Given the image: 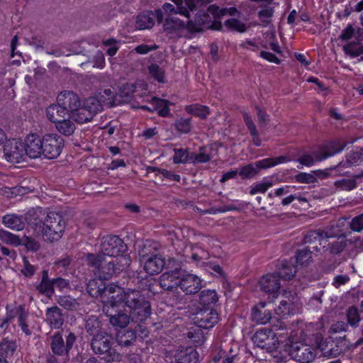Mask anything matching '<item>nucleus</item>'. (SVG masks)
<instances>
[{
    "mask_svg": "<svg viewBox=\"0 0 363 363\" xmlns=\"http://www.w3.org/2000/svg\"><path fill=\"white\" fill-rule=\"evenodd\" d=\"M65 343L62 331H57L50 337V348L52 352L58 356L69 357V351L76 342L77 337L74 333L69 332L65 335Z\"/></svg>",
    "mask_w": 363,
    "mask_h": 363,
    "instance_id": "8",
    "label": "nucleus"
},
{
    "mask_svg": "<svg viewBox=\"0 0 363 363\" xmlns=\"http://www.w3.org/2000/svg\"><path fill=\"white\" fill-rule=\"evenodd\" d=\"M346 317L348 324L352 327L357 328L359 325L360 315L357 307H349L346 311Z\"/></svg>",
    "mask_w": 363,
    "mask_h": 363,
    "instance_id": "49",
    "label": "nucleus"
},
{
    "mask_svg": "<svg viewBox=\"0 0 363 363\" xmlns=\"http://www.w3.org/2000/svg\"><path fill=\"white\" fill-rule=\"evenodd\" d=\"M174 125L177 131L179 133L188 134L191 132L192 128L191 118H180L174 122Z\"/></svg>",
    "mask_w": 363,
    "mask_h": 363,
    "instance_id": "48",
    "label": "nucleus"
},
{
    "mask_svg": "<svg viewBox=\"0 0 363 363\" xmlns=\"http://www.w3.org/2000/svg\"><path fill=\"white\" fill-rule=\"evenodd\" d=\"M184 110L189 114L199 117L202 120L207 118L208 116L211 113L208 106L200 104L187 105L184 107Z\"/></svg>",
    "mask_w": 363,
    "mask_h": 363,
    "instance_id": "33",
    "label": "nucleus"
},
{
    "mask_svg": "<svg viewBox=\"0 0 363 363\" xmlns=\"http://www.w3.org/2000/svg\"><path fill=\"white\" fill-rule=\"evenodd\" d=\"M182 274L181 269L178 267L163 273L159 278L160 286L167 291L177 289L179 286Z\"/></svg>",
    "mask_w": 363,
    "mask_h": 363,
    "instance_id": "18",
    "label": "nucleus"
},
{
    "mask_svg": "<svg viewBox=\"0 0 363 363\" xmlns=\"http://www.w3.org/2000/svg\"><path fill=\"white\" fill-rule=\"evenodd\" d=\"M38 290L40 293L44 294L50 298L55 292L52 279L47 281H40L38 286Z\"/></svg>",
    "mask_w": 363,
    "mask_h": 363,
    "instance_id": "61",
    "label": "nucleus"
},
{
    "mask_svg": "<svg viewBox=\"0 0 363 363\" xmlns=\"http://www.w3.org/2000/svg\"><path fill=\"white\" fill-rule=\"evenodd\" d=\"M150 76L160 83L165 82L164 71L157 64H151L148 67Z\"/></svg>",
    "mask_w": 363,
    "mask_h": 363,
    "instance_id": "53",
    "label": "nucleus"
},
{
    "mask_svg": "<svg viewBox=\"0 0 363 363\" xmlns=\"http://www.w3.org/2000/svg\"><path fill=\"white\" fill-rule=\"evenodd\" d=\"M45 320L50 327L55 329L60 328L65 321L61 309L57 306L48 308L45 312Z\"/></svg>",
    "mask_w": 363,
    "mask_h": 363,
    "instance_id": "27",
    "label": "nucleus"
},
{
    "mask_svg": "<svg viewBox=\"0 0 363 363\" xmlns=\"http://www.w3.org/2000/svg\"><path fill=\"white\" fill-rule=\"evenodd\" d=\"M94 97L98 99L103 107L104 105L111 106L113 102L114 94L110 89H104L99 90Z\"/></svg>",
    "mask_w": 363,
    "mask_h": 363,
    "instance_id": "46",
    "label": "nucleus"
},
{
    "mask_svg": "<svg viewBox=\"0 0 363 363\" xmlns=\"http://www.w3.org/2000/svg\"><path fill=\"white\" fill-rule=\"evenodd\" d=\"M23 143L21 139L8 140L4 147L6 160L13 164H19L23 158Z\"/></svg>",
    "mask_w": 363,
    "mask_h": 363,
    "instance_id": "16",
    "label": "nucleus"
},
{
    "mask_svg": "<svg viewBox=\"0 0 363 363\" xmlns=\"http://www.w3.org/2000/svg\"><path fill=\"white\" fill-rule=\"evenodd\" d=\"M3 223L7 228L16 230H21L23 229V221L20 216L16 215H6L3 217Z\"/></svg>",
    "mask_w": 363,
    "mask_h": 363,
    "instance_id": "42",
    "label": "nucleus"
},
{
    "mask_svg": "<svg viewBox=\"0 0 363 363\" xmlns=\"http://www.w3.org/2000/svg\"><path fill=\"white\" fill-rule=\"evenodd\" d=\"M289 354L300 363H310L317 355L316 350L302 342H294L289 347Z\"/></svg>",
    "mask_w": 363,
    "mask_h": 363,
    "instance_id": "12",
    "label": "nucleus"
},
{
    "mask_svg": "<svg viewBox=\"0 0 363 363\" xmlns=\"http://www.w3.org/2000/svg\"><path fill=\"white\" fill-rule=\"evenodd\" d=\"M363 179V170L354 174L352 178L342 179L334 182V186L339 191H351L357 186V182Z\"/></svg>",
    "mask_w": 363,
    "mask_h": 363,
    "instance_id": "31",
    "label": "nucleus"
},
{
    "mask_svg": "<svg viewBox=\"0 0 363 363\" xmlns=\"http://www.w3.org/2000/svg\"><path fill=\"white\" fill-rule=\"evenodd\" d=\"M55 128L61 134L65 136L72 135L76 129L74 122L66 118L55 123Z\"/></svg>",
    "mask_w": 363,
    "mask_h": 363,
    "instance_id": "38",
    "label": "nucleus"
},
{
    "mask_svg": "<svg viewBox=\"0 0 363 363\" xmlns=\"http://www.w3.org/2000/svg\"><path fill=\"white\" fill-rule=\"evenodd\" d=\"M264 302H260L252 309L251 318L257 324H266L272 318L271 311L266 308Z\"/></svg>",
    "mask_w": 363,
    "mask_h": 363,
    "instance_id": "24",
    "label": "nucleus"
},
{
    "mask_svg": "<svg viewBox=\"0 0 363 363\" xmlns=\"http://www.w3.org/2000/svg\"><path fill=\"white\" fill-rule=\"evenodd\" d=\"M74 52L76 55H82L86 57V59L81 62V65L91 63L94 67L101 68L105 64L104 53L95 44L82 42L79 46V50Z\"/></svg>",
    "mask_w": 363,
    "mask_h": 363,
    "instance_id": "7",
    "label": "nucleus"
},
{
    "mask_svg": "<svg viewBox=\"0 0 363 363\" xmlns=\"http://www.w3.org/2000/svg\"><path fill=\"white\" fill-rule=\"evenodd\" d=\"M296 273V267L292 264H288L286 262L282 264V267L280 269L279 278L281 277L286 280L291 279Z\"/></svg>",
    "mask_w": 363,
    "mask_h": 363,
    "instance_id": "54",
    "label": "nucleus"
},
{
    "mask_svg": "<svg viewBox=\"0 0 363 363\" xmlns=\"http://www.w3.org/2000/svg\"><path fill=\"white\" fill-rule=\"evenodd\" d=\"M83 105L91 113L93 117L103 110L101 102L94 96L86 99L84 101Z\"/></svg>",
    "mask_w": 363,
    "mask_h": 363,
    "instance_id": "44",
    "label": "nucleus"
},
{
    "mask_svg": "<svg viewBox=\"0 0 363 363\" xmlns=\"http://www.w3.org/2000/svg\"><path fill=\"white\" fill-rule=\"evenodd\" d=\"M111 260L116 274H120L122 271L125 270L131 263V259L129 255H119L115 259H111Z\"/></svg>",
    "mask_w": 363,
    "mask_h": 363,
    "instance_id": "43",
    "label": "nucleus"
},
{
    "mask_svg": "<svg viewBox=\"0 0 363 363\" xmlns=\"http://www.w3.org/2000/svg\"><path fill=\"white\" fill-rule=\"evenodd\" d=\"M196 325L201 328L210 329L218 323L219 317L216 311L204 310L199 312L195 318Z\"/></svg>",
    "mask_w": 363,
    "mask_h": 363,
    "instance_id": "20",
    "label": "nucleus"
},
{
    "mask_svg": "<svg viewBox=\"0 0 363 363\" xmlns=\"http://www.w3.org/2000/svg\"><path fill=\"white\" fill-rule=\"evenodd\" d=\"M218 300V295L214 290H203L199 295V303L206 307L214 305Z\"/></svg>",
    "mask_w": 363,
    "mask_h": 363,
    "instance_id": "37",
    "label": "nucleus"
},
{
    "mask_svg": "<svg viewBox=\"0 0 363 363\" xmlns=\"http://www.w3.org/2000/svg\"><path fill=\"white\" fill-rule=\"evenodd\" d=\"M153 109L157 111L158 115L162 117H167L170 115V109L169 108L171 102L165 99H161L154 97L152 99Z\"/></svg>",
    "mask_w": 363,
    "mask_h": 363,
    "instance_id": "36",
    "label": "nucleus"
},
{
    "mask_svg": "<svg viewBox=\"0 0 363 363\" xmlns=\"http://www.w3.org/2000/svg\"><path fill=\"white\" fill-rule=\"evenodd\" d=\"M347 145V143L343 140L331 141L320 146L316 151H313L311 154L303 155L297 161L302 165L310 167L316 162H321L341 152Z\"/></svg>",
    "mask_w": 363,
    "mask_h": 363,
    "instance_id": "2",
    "label": "nucleus"
},
{
    "mask_svg": "<svg viewBox=\"0 0 363 363\" xmlns=\"http://www.w3.org/2000/svg\"><path fill=\"white\" fill-rule=\"evenodd\" d=\"M46 213L40 207L30 208L24 215V228L28 233L40 236Z\"/></svg>",
    "mask_w": 363,
    "mask_h": 363,
    "instance_id": "9",
    "label": "nucleus"
},
{
    "mask_svg": "<svg viewBox=\"0 0 363 363\" xmlns=\"http://www.w3.org/2000/svg\"><path fill=\"white\" fill-rule=\"evenodd\" d=\"M244 122L250 131V135L252 138V142L254 145L257 147L261 145L262 141L259 136L258 130L256 128V125L253 121L252 118L250 116L249 113L246 112L242 113Z\"/></svg>",
    "mask_w": 363,
    "mask_h": 363,
    "instance_id": "34",
    "label": "nucleus"
},
{
    "mask_svg": "<svg viewBox=\"0 0 363 363\" xmlns=\"http://www.w3.org/2000/svg\"><path fill=\"white\" fill-rule=\"evenodd\" d=\"M84 329L86 333L91 337H94L103 333H106V330L103 328L101 321L96 316H90L86 320Z\"/></svg>",
    "mask_w": 363,
    "mask_h": 363,
    "instance_id": "30",
    "label": "nucleus"
},
{
    "mask_svg": "<svg viewBox=\"0 0 363 363\" xmlns=\"http://www.w3.org/2000/svg\"><path fill=\"white\" fill-rule=\"evenodd\" d=\"M238 173L242 179H250L258 174V168L255 163H250L241 167Z\"/></svg>",
    "mask_w": 363,
    "mask_h": 363,
    "instance_id": "57",
    "label": "nucleus"
},
{
    "mask_svg": "<svg viewBox=\"0 0 363 363\" xmlns=\"http://www.w3.org/2000/svg\"><path fill=\"white\" fill-rule=\"evenodd\" d=\"M123 299V306L129 309L133 321L143 322L150 315V303L141 291L125 288Z\"/></svg>",
    "mask_w": 363,
    "mask_h": 363,
    "instance_id": "1",
    "label": "nucleus"
},
{
    "mask_svg": "<svg viewBox=\"0 0 363 363\" xmlns=\"http://www.w3.org/2000/svg\"><path fill=\"white\" fill-rule=\"evenodd\" d=\"M42 139L35 133L28 134L24 139V152L30 158L35 159L42 155Z\"/></svg>",
    "mask_w": 363,
    "mask_h": 363,
    "instance_id": "17",
    "label": "nucleus"
},
{
    "mask_svg": "<svg viewBox=\"0 0 363 363\" xmlns=\"http://www.w3.org/2000/svg\"><path fill=\"white\" fill-rule=\"evenodd\" d=\"M174 359L175 363H199V354L192 347H186L177 351Z\"/></svg>",
    "mask_w": 363,
    "mask_h": 363,
    "instance_id": "26",
    "label": "nucleus"
},
{
    "mask_svg": "<svg viewBox=\"0 0 363 363\" xmlns=\"http://www.w3.org/2000/svg\"><path fill=\"white\" fill-rule=\"evenodd\" d=\"M343 50L352 57L363 55V45L360 43H350L343 46Z\"/></svg>",
    "mask_w": 363,
    "mask_h": 363,
    "instance_id": "51",
    "label": "nucleus"
},
{
    "mask_svg": "<svg viewBox=\"0 0 363 363\" xmlns=\"http://www.w3.org/2000/svg\"><path fill=\"white\" fill-rule=\"evenodd\" d=\"M125 288L121 287L113 283L108 284V289H106V295L102 299L103 308L108 309H115L123 303V295L125 294Z\"/></svg>",
    "mask_w": 363,
    "mask_h": 363,
    "instance_id": "14",
    "label": "nucleus"
},
{
    "mask_svg": "<svg viewBox=\"0 0 363 363\" xmlns=\"http://www.w3.org/2000/svg\"><path fill=\"white\" fill-rule=\"evenodd\" d=\"M274 10L270 6H264L259 12L258 17L261 22L266 26L272 22Z\"/></svg>",
    "mask_w": 363,
    "mask_h": 363,
    "instance_id": "56",
    "label": "nucleus"
},
{
    "mask_svg": "<svg viewBox=\"0 0 363 363\" xmlns=\"http://www.w3.org/2000/svg\"><path fill=\"white\" fill-rule=\"evenodd\" d=\"M76 122L78 123H84L91 121L93 116L91 113L82 105L78 106L76 110L71 114Z\"/></svg>",
    "mask_w": 363,
    "mask_h": 363,
    "instance_id": "40",
    "label": "nucleus"
},
{
    "mask_svg": "<svg viewBox=\"0 0 363 363\" xmlns=\"http://www.w3.org/2000/svg\"><path fill=\"white\" fill-rule=\"evenodd\" d=\"M259 284L262 291L273 294V296H277L281 288L279 276L276 274H267L263 276Z\"/></svg>",
    "mask_w": 363,
    "mask_h": 363,
    "instance_id": "21",
    "label": "nucleus"
},
{
    "mask_svg": "<svg viewBox=\"0 0 363 363\" xmlns=\"http://www.w3.org/2000/svg\"><path fill=\"white\" fill-rule=\"evenodd\" d=\"M174 5L166 3L163 5L162 8L166 12L170 13H179L185 16L189 23L190 11L194 9L201 7L202 5L206 4L208 0H172Z\"/></svg>",
    "mask_w": 363,
    "mask_h": 363,
    "instance_id": "6",
    "label": "nucleus"
},
{
    "mask_svg": "<svg viewBox=\"0 0 363 363\" xmlns=\"http://www.w3.org/2000/svg\"><path fill=\"white\" fill-rule=\"evenodd\" d=\"M339 235L338 232H332L330 230H317L308 232L303 238L304 244L310 246L311 250L313 252L320 251V246L325 247L327 239L334 238Z\"/></svg>",
    "mask_w": 363,
    "mask_h": 363,
    "instance_id": "11",
    "label": "nucleus"
},
{
    "mask_svg": "<svg viewBox=\"0 0 363 363\" xmlns=\"http://www.w3.org/2000/svg\"><path fill=\"white\" fill-rule=\"evenodd\" d=\"M118 342L121 346L129 347L135 342L136 334L134 330H126L121 335H118Z\"/></svg>",
    "mask_w": 363,
    "mask_h": 363,
    "instance_id": "47",
    "label": "nucleus"
},
{
    "mask_svg": "<svg viewBox=\"0 0 363 363\" xmlns=\"http://www.w3.org/2000/svg\"><path fill=\"white\" fill-rule=\"evenodd\" d=\"M174 152L173 162L174 164L186 163L188 161V149H174Z\"/></svg>",
    "mask_w": 363,
    "mask_h": 363,
    "instance_id": "62",
    "label": "nucleus"
},
{
    "mask_svg": "<svg viewBox=\"0 0 363 363\" xmlns=\"http://www.w3.org/2000/svg\"><path fill=\"white\" fill-rule=\"evenodd\" d=\"M104 314L108 318L110 324L116 328H124L132 320L130 313L128 315L124 311H117L115 309H108L105 308L103 309Z\"/></svg>",
    "mask_w": 363,
    "mask_h": 363,
    "instance_id": "19",
    "label": "nucleus"
},
{
    "mask_svg": "<svg viewBox=\"0 0 363 363\" xmlns=\"http://www.w3.org/2000/svg\"><path fill=\"white\" fill-rule=\"evenodd\" d=\"M57 102L61 104L70 114L80 106L79 96L72 91H64L59 94Z\"/></svg>",
    "mask_w": 363,
    "mask_h": 363,
    "instance_id": "22",
    "label": "nucleus"
},
{
    "mask_svg": "<svg viewBox=\"0 0 363 363\" xmlns=\"http://www.w3.org/2000/svg\"><path fill=\"white\" fill-rule=\"evenodd\" d=\"M42 154L45 157L52 160L57 158L64 147L63 138L54 133L46 134L42 139Z\"/></svg>",
    "mask_w": 363,
    "mask_h": 363,
    "instance_id": "10",
    "label": "nucleus"
},
{
    "mask_svg": "<svg viewBox=\"0 0 363 363\" xmlns=\"http://www.w3.org/2000/svg\"><path fill=\"white\" fill-rule=\"evenodd\" d=\"M46 114L48 118L55 123L65 119L66 116H71L58 102L56 104L50 105L46 110Z\"/></svg>",
    "mask_w": 363,
    "mask_h": 363,
    "instance_id": "29",
    "label": "nucleus"
},
{
    "mask_svg": "<svg viewBox=\"0 0 363 363\" xmlns=\"http://www.w3.org/2000/svg\"><path fill=\"white\" fill-rule=\"evenodd\" d=\"M313 251L311 250L310 246L298 250L296 254V263L301 267H306L313 262Z\"/></svg>",
    "mask_w": 363,
    "mask_h": 363,
    "instance_id": "35",
    "label": "nucleus"
},
{
    "mask_svg": "<svg viewBox=\"0 0 363 363\" xmlns=\"http://www.w3.org/2000/svg\"><path fill=\"white\" fill-rule=\"evenodd\" d=\"M352 231L359 233L363 230V214L354 217L350 224Z\"/></svg>",
    "mask_w": 363,
    "mask_h": 363,
    "instance_id": "64",
    "label": "nucleus"
},
{
    "mask_svg": "<svg viewBox=\"0 0 363 363\" xmlns=\"http://www.w3.org/2000/svg\"><path fill=\"white\" fill-rule=\"evenodd\" d=\"M104 257L102 255H96L92 253H88L86 255L87 264L94 269V273L96 274L99 268L101 267Z\"/></svg>",
    "mask_w": 363,
    "mask_h": 363,
    "instance_id": "50",
    "label": "nucleus"
},
{
    "mask_svg": "<svg viewBox=\"0 0 363 363\" xmlns=\"http://www.w3.org/2000/svg\"><path fill=\"white\" fill-rule=\"evenodd\" d=\"M65 228V220L60 213L54 211L47 212L40 236L48 242L57 241L62 238Z\"/></svg>",
    "mask_w": 363,
    "mask_h": 363,
    "instance_id": "3",
    "label": "nucleus"
},
{
    "mask_svg": "<svg viewBox=\"0 0 363 363\" xmlns=\"http://www.w3.org/2000/svg\"><path fill=\"white\" fill-rule=\"evenodd\" d=\"M0 240L14 246H18L21 243L18 236L2 229L0 230Z\"/></svg>",
    "mask_w": 363,
    "mask_h": 363,
    "instance_id": "52",
    "label": "nucleus"
},
{
    "mask_svg": "<svg viewBox=\"0 0 363 363\" xmlns=\"http://www.w3.org/2000/svg\"><path fill=\"white\" fill-rule=\"evenodd\" d=\"M76 50H79V48H75L73 47L72 50H69L65 46L60 45L49 51H47V53L48 55H55V57H60L63 55L69 56L72 55V53L75 54L74 51Z\"/></svg>",
    "mask_w": 363,
    "mask_h": 363,
    "instance_id": "60",
    "label": "nucleus"
},
{
    "mask_svg": "<svg viewBox=\"0 0 363 363\" xmlns=\"http://www.w3.org/2000/svg\"><path fill=\"white\" fill-rule=\"evenodd\" d=\"M186 335L187 337L193 342L196 347L202 345L206 340V337L200 329L189 330Z\"/></svg>",
    "mask_w": 363,
    "mask_h": 363,
    "instance_id": "55",
    "label": "nucleus"
},
{
    "mask_svg": "<svg viewBox=\"0 0 363 363\" xmlns=\"http://www.w3.org/2000/svg\"><path fill=\"white\" fill-rule=\"evenodd\" d=\"M113 345L112 337L107 331L90 339V347L92 352L98 355L104 354V359L107 362H113L119 358V354L113 347Z\"/></svg>",
    "mask_w": 363,
    "mask_h": 363,
    "instance_id": "4",
    "label": "nucleus"
},
{
    "mask_svg": "<svg viewBox=\"0 0 363 363\" xmlns=\"http://www.w3.org/2000/svg\"><path fill=\"white\" fill-rule=\"evenodd\" d=\"M103 279H91L86 286V291L91 297L100 298L101 300L106 295L108 284Z\"/></svg>",
    "mask_w": 363,
    "mask_h": 363,
    "instance_id": "28",
    "label": "nucleus"
},
{
    "mask_svg": "<svg viewBox=\"0 0 363 363\" xmlns=\"http://www.w3.org/2000/svg\"><path fill=\"white\" fill-rule=\"evenodd\" d=\"M96 274L101 279H108L116 274L111 259L110 260L104 259Z\"/></svg>",
    "mask_w": 363,
    "mask_h": 363,
    "instance_id": "39",
    "label": "nucleus"
},
{
    "mask_svg": "<svg viewBox=\"0 0 363 363\" xmlns=\"http://www.w3.org/2000/svg\"><path fill=\"white\" fill-rule=\"evenodd\" d=\"M165 265L164 259L160 254H156L148 257L144 265V269L150 275L157 274L163 269Z\"/></svg>",
    "mask_w": 363,
    "mask_h": 363,
    "instance_id": "25",
    "label": "nucleus"
},
{
    "mask_svg": "<svg viewBox=\"0 0 363 363\" xmlns=\"http://www.w3.org/2000/svg\"><path fill=\"white\" fill-rule=\"evenodd\" d=\"M127 250V246L122 239L116 235L103 237L101 242V252L103 255L118 257Z\"/></svg>",
    "mask_w": 363,
    "mask_h": 363,
    "instance_id": "13",
    "label": "nucleus"
},
{
    "mask_svg": "<svg viewBox=\"0 0 363 363\" xmlns=\"http://www.w3.org/2000/svg\"><path fill=\"white\" fill-rule=\"evenodd\" d=\"M210 3V0H208V2L206 4L202 5L201 7L198 9H194L193 11H196L195 16V23L198 26V29H219L221 26L220 23H218V26L217 27L216 24V18L219 17V9L218 6L215 5L209 6L206 10H204V8Z\"/></svg>",
    "mask_w": 363,
    "mask_h": 363,
    "instance_id": "5",
    "label": "nucleus"
},
{
    "mask_svg": "<svg viewBox=\"0 0 363 363\" xmlns=\"http://www.w3.org/2000/svg\"><path fill=\"white\" fill-rule=\"evenodd\" d=\"M155 16L150 11L140 13L137 16L135 26L140 30L151 28L155 25Z\"/></svg>",
    "mask_w": 363,
    "mask_h": 363,
    "instance_id": "32",
    "label": "nucleus"
},
{
    "mask_svg": "<svg viewBox=\"0 0 363 363\" xmlns=\"http://www.w3.org/2000/svg\"><path fill=\"white\" fill-rule=\"evenodd\" d=\"M275 333L270 329H262L257 331L252 337L255 346L267 352H272L277 347V339Z\"/></svg>",
    "mask_w": 363,
    "mask_h": 363,
    "instance_id": "15",
    "label": "nucleus"
},
{
    "mask_svg": "<svg viewBox=\"0 0 363 363\" xmlns=\"http://www.w3.org/2000/svg\"><path fill=\"white\" fill-rule=\"evenodd\" d=\"M179 287L186 294H194L201 289V281L196 275L191 274H182Z\"/></svg>",
    "mask_w": 363,
    "mask_h": 363,
    "instance_id": "23",
    "label": "nucleus"
},
{
    "mask_svg": "<svg viewBox=\"0 0 363 363\" xmlns=\"http://www.w3.org/2000/svg\"><path fill=\"white\" fill-rule=\"evenodd\" d=\"M273 186V183L270 180H263L260 183L255 184L253 186H252L250 194L251 195H255L257 193H265L267 189Z\"/></svg>",
    "mask_w": 363,
    "mask_h": 363,
    "instance_id": "59",
    "label": "nucleus"
},
{
    "mask_svg": "<svg viewBox=\"0 0 363 363\" xmlns=\"http://www.w3.org/2000/svg\"><path fill=\"white\" fill-rule=\"evenodd\" d=\"M225 26L232 31L244 33L246 30L245 23L236 18H230L225 21Z\"/></svg>",
    "mask_w": 363,
    "mask_h": 363,
    "instance_id": "58",
    "label": "nucleus"
},
{
    "mask_svg": "<svg viewBox=\"0 0 363 363\" xmlns=\"http://www.w3.org/2000/svg\"><path fill=\"white\" fill-rule=\"evenodd\" d=\"M164 29L172 32L186 28V23L174 16H169L164 23Z\"/></svg>",
    "mask_w": 363,
    "mask_h": 363,
    "instance_id": "41",
    "label": "nucleus"
},
{
    "mask_svg": "<svg viewBox=\"0 0 363 363\" xmlns=\"http://www.w3.org/2000/svg\"><path fill=\"white\" fill-rule=\"evenodd\" d=\"M24 247L28 251L37 252L40 247V244L35 238L24 235Z\"/></svg>",
    "mask_w": 363,
    "mask_h": 363,
    "instance_id": "63",
    "label": "nucleus"
},
{
    "mask_svg": "<svg viewBox=\"0 0 363 363\" xmlns=\"http://www.w3.org/2000/svg\"><path fill=\"white\" fill-rule=\"evenodd\" d=\"M286 157L284 156H280L277 158H266L258 162H255L256 167L258 168V171L261 169H266L271 167H274L276 164L284 163L286 162Z\"/></svg>",
    "mask_w": 363,
    "mask_h": 363,
    "instance_id": "45",
    "label": "nucleus"
}]
</instances>
